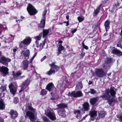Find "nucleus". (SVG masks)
I'll list each match as a JSON object with an SVG mask.
<instances>
[{
    "label": "nucleus",
    "mask_w": 122,
    "mask_h": 122,
    "mask_svg": "<svg viewBox=\"0 0 122 122\" xmlns=\"http://www.w3.org/2000/svg\"><path fill=\"white\" fill-rule=\"evenodd\" d=\"M31 41V39L29 37H26L19 44V47L21 48L25 47L26 46L29 45Z\"/></svg>",
    "instance_id": "1"
},
{
    "label": "nucleus",
    "mask_w": 122,
    "mask_h": 122,
    "mask_svg": "<svg viewBox=\"0 0 122 122\" xmlns=\"http://www.w3.org/2000/svg\"><path fill=\"white\" fill-rule=\"evenodd\" d=\"M39 43L37 41H35L34 44L33 46L35 50H36L38 51H40L43 49L44 45L46 44V42L44 41L40 43V45L39 44Z\"/></svg>",
    "instance_id": "2"
},
{
    "label": "nucleus",
    "mask_w": 122,
    "mask_h": 122,
    "mask_svg": "<svg viewBox=\"0 0 122 122\" xmlns=\"http://www.w3.org/2000/svg\"><path fill=\"white\" fill-rule=\"evenodd\" d=\"M28 12L30 15H35L37 13V11L34 7L32 5L29 4L27 8Z\"/></svg>",
    "instance_id": "3"
},
{
    "label": "nucleus",
    "mask_w": 122,
    "mask_h": 122,
    "mask_svg": "<svg viewBox=\"0 0 122 122\" xmlns=\"http://www.w3.org/2000/svg\"><path fill=\"white\" fill-rule=\"evenodd\" d=\"M47 12V10H45L43 13L42 18L38 26L39 28H43L44 27L46 21L45 15Z\"/></svg>",
    "instance_id": "4"
},
{
    "label": "nucleus",
    "mask_w": 122,
    "mask_h": 122,
    "mask_svg": "<svg viewBox=\"0 0 122 122\" xmlns=\"http://www.w3.org/2000/svg\"><path fill=\"white\" fill-rule=\"evenodd\" d=\"M51 68L50 70L47 72V74L50 75L55 72L58 71L59 69L58 67L55 65L54 63H52L51 65Z\"/></svg>",
    "instance_id": "5"
},
{
    "label": "nucleus",
    "mask_w": 122,
    "mask_h": 122,
    "mask_svg": "<svg viewBox=\"0 0 122 122\" xmlns=\"http://www.w3.org/2000/svg\"><path fill=\"white\" fill-rule=\"evenodd\" d=\"M11 61L10 59L6 58L3 56H0V63L5 66H7L8 63L10 62Z\"/></svg>",
    "instance_id": "6"
},
{
    "label": "nucleus",
    "mask_w": 122,
    "mask_h": 122,
    "mask_svg": "<svg viewBox=\"0 0 122 122\" xmlns=\"http://www.w3.org/2000/svg\"><path fill=\"white\" fill-rule=\"evenodd\" d=\"M69 96L74 98L80 97L83 96V94L81 91H79L77 92L73 91L71 93L69 92L68 94Z\"/></svg>",
    "instance_id": "7"
},
{
    "label": "nucleus",
    "mask_w": 122,
    "mask_h": 122,
    "mask_svg": "<svg viewBox=\"0 0 122 122\" xmlns=\"http://www.w3.org/2000/svg\"><path fill=\"white\" fill-rule=\"evenodd\" d=\"M45 114L51 120L53 121L56 120V117L54 113H52L50 111L46 110H45Z\"/></svg>",
    "instance_id": "8"
},
{
    "label": "nucleus",
    "mask_w": 122,
    "mask_h": 122,
    "mask_svg": "<svg viewBox=\"0 0 122 122\" xmlns=\"http://www.w3.org/2000/svg\"><path fill=\"white\" fill-rule=\"evenodd\" d=\"M96 75L99 77H102L106 75L105 73L102 69H97L95 71Z\"/></svg>",
    "instance_id": "9"
},
{
    "label": "nucleus",
    "mask_w": 122,
    "mask_h": 122,
    "mask_svg": "<svg viewBox=\"0 0 122 122\" xmlns=\"http://www.w3.org/2000/svg\"><path fill=\"white\" fill-rule=\"evenodd\" d=\"M9 69L7 67L4 66H0V72L2 73L3 75L5 76L8 73Z\"/></svg>",
    "instance_id": "10"
},
{
    "label": "nucleus",
    "mask_w": 122,
    "mask_h": 122,
    "mask_svg": "<svg viewBox=\"0 0 122 122\" xmlns=\"http://www.w3.org/2000/svg\"><path fill=\"white\" fill-rule=\"evenodd\" d=\"M9 88L11 93L14 95L16 92L17 86H14L12 83H11L9 85Z\"/></svg>",
    "instance_id": "11"
},
{
    "label": "nucleus",
    "mask_w": 122,
    "mask_h": 122,
    "mask_svg": "<svg viewBox=\"0 0 122 122\" xmlns=\"http://www.w3.org/2000/svg\"><path fill=\"white\" fill-rule=\"evenodd\" d=\"M26 115L29 116V119L30 121L32 122H34L35 121V117L34 114L30 111H28L26 112Z\"/></svg>",
    "instance_id": "12"
},
{
    "label": "nucleus",
    "mask_w": 122,
    "mask_h": 122,
    "mask_svg": "<svg viewBox=\"0 0 122 122\" xmlns=\"http://www.w3.org/2000/svg\"><path fill=\"white\" fill-rule=\"evenodd\" d=\"M28 61L26 60H24L22 62L21 67L23 70H25L28 67Z\"/></svg>",
    "instance_id": "13"
},
{
    "label": "nucleus",
    "mask_w": 122,
    "mask_h": 122,
    "mask_svg": "<svg viewBox=\"0 0 122 122\" xmlns=\"http://www.w3.org/2000/svg\"><path fill=\"white\" fill-rule=\"evenodd\" d=\"M30 55V51L29 50H27L25 51H22L21 53V56H24L25 57H27L29 58V56Z\"/></svg>",
    "instance_id": "14"
},
{
    "label": "nucleus",
    "mask_w": 122,
    "mask_h": 122,
    "mask_svg": "<svg viewBox=\"0 0 122 122\" xmlns=\"http://www.w3.org/2000/svg\"><path fill=\"white\" fill-rule=\"evenodd\" d=\"M111 48L112 49L111 53L113 54H118L119 55H122V52L117 49H115L114 47H111Z\"/></svg>",
    "instance_id": "15"
},
{
    "label": "nucleus",
    "mask_w": 122,
    "mask_h": 122,
    "mask_svg": "<svg viewBox=\"0 0 122 122\" xmlns=\"http://www.w3.org/2000/svg\"><path fill=\"white\" fill-rule=\"evenodd\" d=\"M55 88L52 82L49 83L47 86L46 89L50 92Z\"/></svg>",
    "instance_id": "16"
},
{
    "label": "nucleus",
    "mask_w": 122,
    "mask_h": 122,
    "mask_svg": "<svg viewBox=\"0 0 122 122\" xmlns=\"http://www.w3.org/2000/svg\"><path fill=\"white\" fill-rule=\"evenodd\" d=\"M99 97H95L90 99V102L92 105L95 104L99 100Z\"/></svg>",
    "instance_id": "17"
},
{
    "label": "nucleus",
    "mask_w": 122,
    "mask_h": 122,
    "mask_svg": "<svg viewBox=\"0 0 122 122\" xmlns=\"http://www.w3.org/2000/svg\"><path fill=\"white\" fill-rule=\"evenodd\" d=\"M101 97L104 99L109 100L110 99L111 96L109 95V92L108 91L105 94L101 96Z\"/></svg>",
    "instance_id": "18"
},
{
    "label": "nucleus",
    "mask_w": 122,
    "mask_h": 122,
    "mask_svg": "<svg viewBox=\"0 0 122 122\" xmlns=\"http://www.w3.org/2000/svg\"><path fill=\"white\" fill-rule=\"evenodd\" d=\"M62 42V41H58V44L59 47L58 48V55H59L61 53V51L63 50L64 49V48L62 46L61 44Z\"/></svg>",
    "instance_id": "19"
},
{
    "label": "nucleus",
    "mask_w": 122,
    "mask_h": 122,
    "mask_svg": "<svg viewBox=\"0 0 122 122\" xmlns=\"http://www.w3.org/2000/svg\"><path fill=\"white\" fill-rule=\"evenodd\" d=\"M10 113L12 118L13 119L15 118L17 115V112L16 111H14L13 110L10 111Z\"/></svg>",
    "instance_id": "20"
},
{
    "label": "nucleus",
    "mask_w": 122,
    "mask_h": 122,
    "mask_svg": "<svg viewBox=\"0 0 122 122\" xmlns=\"http://www.w3.org/2000/svg\"><path fill=\"white\" fill-rule=\"evenodd\" d=\"M111 95L113 97L115 96V95L116 94L115 91V88L114 87L111 86L110 88V91Z\"/></svg>",
    "instance_id": "21"
},
{
    "label": "nucleus",
    "mask_w": 122,
    "mask_h": 122,
    "mask_svg": "<svg viewBox=\"0 0 122 122\" xmlns=\"http://www.w3.org/2000/svg\"><path fill=\"white\" fill-rule=\"evenodd\" d=\"M109 21L108 20H106L105 23L104 25L105 27V28L106 31H107L109 29Z\"/></svg>",
    "instance_id": "22"
},
{
    "label": "nucleus",
    "mask_w": 122,
    "mask_h": 122,
    "mask_svg": "<svg viewBox=\"0 0 122 122\" xmlns=\"http://www.w3.org/2000/svg\"><path fill=\"white\" fill-rule=\"evenodd\" d=\"M98 113L99 117L101 118L104 117L105 115L106 114V112L104 111L101 112H99Z\"/></svg>",
    "instance_id": "23"
},
{
    "label": "nucleus",
    "mask_w": 122,
    "mask_h": 122,
    "mask_svg": "<svg viewBox=\"0 0 122 122\" xmlns=\"http://www.w3.org/2000/svg\"><path fill=\"white\" fill-rule=\"evenodd\" d=\"M83 108L85 110H88L89 109V105L88 103L87 102H85L83 105Z\"/></svg>",
    "instance_id": "24"
},
{
    "label": "nucleus",
    "mask_w": 122,
    "mask_h": 122,
    "mask_svg": "<svg viewBox=\"0 0 122 122\" xmlns=\"http://www.w3.org/2000/svg\"><path fill=\"white\" fill-rule=\"evenodd\" d=\"M51 29H45L43 30V37H44L46 36L48 34Z\"/></svg>",
    "instance_id": "25"
},
{
    "label": "nucleus",
    "mask_w": 122,
    "mask_h": 122,
    "mask_svg": "<svg viewBox=\"0 0 122 122\" xmlns=\"http://www.w3.org/2000/svg\"><path fill=\"white\" fill-rule=\"evenodd\" d=\"M5 105L2 100L1 99L0 100V109H3L5 108Z\"/></svg>",
    "instance_id": "26"
},
{
    "label": "nucleus",
    "mask_w": 122,
    "mask_h": 122,
    "mask_svg": "<svg viewBox=\"0 0 122 122\" xmlns=\"http://www.w3.org/2000/svg\"><path fill=\"white\" fill-rule=\"evenodd\" d=\"M29 85V83L27 81H26L23 83L22 88L24 90Z\"/></svg>",
    "instance_id": "27"
},
{
    "label": "nucleus",
    "mask_w": 122,
    "mask_h": 122,
    "mask_svg": "<svg viewBox=\"0 0 122 122\" xmlns=\"http://www.w3.org/2000/svg\"><path fill=\"white\" fill-rule=\"evenodd\" d=\"M82 87L83 86L82 83L81 82H80L78 83L76 87V89H81Z\"/></svg>",
    "instance_id": "28"
},
{
    "label": "nucleus",
    "mask_w": 122,
    "mask_h": 122,
    "mask_svg": "<svg viewBox=\"0 0 122 122\" xmlns=\"http://www.w3.org/2000/svg\"><path fill=\"white\" fill-rule=\"evenodd\" d=\"M62 111L61 112L60 111V110H58L57 111L58 113L61 116L63 117L65 116V110L64 109H62Z\"/></svg>",
    "instance_id": "29"
},
{
    "label": "nucleus",
    "mask_w": 122,
    "mask_h": 122,
    "mask_svg": "<svg viewBox=\"0 0 122 122\" xmlns=\"http://www.w3.org/2000/svg\"><path fill=\"white\" fill-rule=\"evenodd\" d=\"M57 106L59 107V110H60V109L61 108H65L67 107V105L64 104H60L58 105H57Z\"/></svg>",
    "instance_id": "30"
},
{
    "label": "nucleus",
    "mask_w": 122,
    "mask_h": 122,
    "mask_svg": "<svg viewBox=\"0 0 122 122\" xmlns=\"http://www.w3.org/2000/svg\"><path fill=\"white\" fill-rule=\"evenodd\" d=\"M41 34H40L38 36L34 37V38L36 40L35 41H37V42H39L38 41H39L41 40Z\"/></svg>",
    "instance_id": "31"
},
{
    "label": "nucleus",
    "mask_w": 122,
    "mask_h": 122,
    "mask_svg": "<svg viewBox=\"0 0 122 122\" xmlns=\"http://www.w3.org/2000/svg\"><path fill=\"white\" fill-rule=\"evenodd\" d=\"M100 11V7H98L95 10L94 13V16H96L97 14Z\"/></svg>",
    "instance_id": "32"
},
{
    "label": "nucleus",
    "mask_w": 122,
    "mask_h": 122,
    "mask_svg": "<svg viewBox=\"0 0 122 122\" xmlns=\"http://www.w3.org/2000/svg\"><path fill=\"white\" fill-rule=\"evenodd\" d=\"M97 112L96 111H92L90 113L91 116L92 117H95L96 115Z\"/></svg>",
    "instance_id": "33"
},
{
    "label": "nucleus",
    "mask_w": 122,
    "mask_h": 122,
    "mask_svg": "<svg viewBox=\"0 0 122 122\" xmlns=\"http://www.w3.org/2000/svg\"><path fill=\"white\" fill-rule=\"evenodd\" d=\"M91 93L92 94H94L96 93V91L93 89H90V91L88 92H85L86 93Z\"/></svg>",
    "instance_id": "34"
},
{
    "label": "nucleus",
    "mask_w": 122,
    "mask_h": 122,
    "mask_svg": "<svg viewBox=\"0 0 122 122\" xmlns=\"http://www.w3.org/2000/svg\"><path fill=\"white\" fill-rule=\"evenodd\" d=\"M84 19V17L83 16H79L77 17V19L79 22H81L83 21Z\"/></svg>",
    "instance_id": "35"
},
{
    "label": "nucleus",
    "mask_w": 122,
    "mask_h": 122,
    "mask_svg": "<svg viewBox=\"0 0 122 122\" xmlns=\"http://www.w3.org/2000/svg\"><path fill=\"white\" fill-rule=\"evenodd\" d=\"M47 93V92L45 90L43 89L41 91V94L42 95H46Z\"/></svg>",
    "instance_id": "36"
},
{
    "label": "nucleus",
    "mask_w": 122,
    "mask_h": 122,
    "mask_svg": "<svg viewBox=\"0 0 122 122\" xmlns=\"http://www.w3.org/2000/svg\"><path fill=\"white\" fill-rule=\"evenodd\" d=\"M21 73L20 71H18L16 73L15 75H14V76L15 77H17V76H19L21 75Z\"/></svg>",
    "instance_id": "37"
},
{
    "label": "nucleus",
    "mask_w": 122,
    "mask_h": 122,
    "mask_svg": "<svg viewBox=\"0 0 122 122\" xmlns=\"http://www.w3.org/2000/svg\"><path fill=\"white\" fill-rule=\"evenodd\" d=\"M29 109L34 112H36V110L33 108L32 107H28Z\"/></svg>",
    "instance_id": "38"
},
{
    "label": "nucleus",
    "mask_w": 122,
    "mask_h": 122,
    "mask_svg": "<svg viewBox=\"0 0 122 122\" xmlns=\"http://www.w3.org/2000/svg\"><path fill=\"white\" fill-rule=\"evenodd\" d=\"M84 41L82 43V46L83 48H84L86 50H87L88 49V48L87 46L85 45H84Z\"/></svg>",
    "instance_id": "39"
},
{
    "label": "nucleus",
    "mask_w": 122,
    "mask_h": 122,
    "mask_svg": "<svg viewBox=\"0 0 122 122\" xmlns=\"http://www.w3.org/2000/svg\"><path fill=\"white\" fill-rule=\"evenodd\" d=\"M74 113L76 115L80 114V111L79 110H76L74 112Z\"/></svg>",
    "instance_id": "40"
},
{
    "label": "nucleus",
    "mask_w": 122,
    "mask_h": 122,
    "mask_svg": "<svg viewBox=\"0 0 122 122\" xmlns=\"http://www.w3.org/2000/svg\"><path fill=\"white\" fill-rule=\"evenodd\" d=\"M18 102V99L17 98L15 97L14 98V102L15 104L17 103Z\"/></svg>",
    "instance_id": "41"
},
{
    "label": "nucleus",
    "mask_w": 122,
    "mask_h": 122,
    "mask_svg": "<svg viewBox=\"0 0 122 122\" xmlns=\"http://www.w3.org/2000/svg\"><path fill=\"white\" fill-rule=\"evenodd\" d=\"M43 119L45 122H49V120L46 117H43Z\"/></svg>",
    "instance_id": "42"
},
{
    "label": "nucleus",
    "mask_w": 122,
    "mask_h": 122,
    "mask_svg": "<svg viewBox=\"0 0 122 122\" xmlns=\"http://www.w3.org/2000/svg\"><path fill=\"white\" fill-rule=\"evenodd\" d=\"M81 114L76 115V117L78 119H80L81 118Z\"/></svg>",
    "instance_id": "43"
},
{
    "label": "nucleus",
    "mask_w": 122,
    "mask_h": 122,
    "mask_svg": "<svg viewBox=\"0 0 122 122\" xmlns=\"http://www.w3.org/2000/svg\"><path fill=\"white\" fill-rule=\"evenodd\" d=\"M44 81V80H41L40 81L39 85H40V86L41 87L42 86V84H43Z\"/></svg>",
    "instance_id": "44"
},
{
    "label": "nucleus",
    "mask_w": 122,
    "mask_h": 122,
    "mask_svg": "<svg viewBox=\"0 0 122 122\" xmlns=\"http://www.w3.org/2000/svg\"><path fill=\"white\" fill-rule=\"evenodd\" d=\"M46 56H44L42 59H41V62L45 60L46 58Z\"/></svg>",
    "instance_id": "45"
},
{
    "label": "nucleus",
    "mask_w": 122,
    "mask_h": 122,
    "mask_svg": "<svg viewBox=\"0 0 122 122\" xmlns=\"http://www.w3.org/2000/svg\"><path fill=\"white\" fill-rule=\"evenodd\" d=\"M51 94L52 95L55 96L56 94V92H54V93L53 92H51Z\"/></svg>",
    "instance_id": "46"
},
{
    "label": "nucleus",
    "mask_w": 122,
    "mask_h": 122,
    "mask_svg": "<svg viewBox=\"0 0 122 122\" xmlns=\"http://www.w3.org/2000/svg\"><path fill=\"white\" fill-rule=\"evenodd\" d=\"M0 89L3 91H4L6 90V88L5 87H1L0 88Z\"/></svg>",
    "instance_id": "47"
},
{
    "label": "nucleus",
    "mask_w": 122,
    "mask_h": 122,
    "mask_svg": "<svg viewBox=\"0 0 122 122\" xmlns=\"http://www.w3.org/2000/svg\"><path fill=\"white\" fill-rule=\"evenodd\" d=\"M120 5L119 3H117V4H115L114 5V7L115 8H116L117 6H119Z\"/></svg>",
    "instance_id": "48"
},
{
    "label": "nucleus",
    "mask_w": 122,
    "mask_h": 122,
    "mask_svg": "<svg viewBox=\"0 0 122 122\" xmlns=\"http://www.w3.org/2000/svg\"><path fill=\"white\" fill-rule=\"evenodd\" d=\"M17 50V48H15L13 49V50L14 53Z\"/></svg>",
    "instance_id": "49"
},
{
    "label": "nucleus",
    "mask_w": 122,
    "mask_h": 122,
    "mask_svg": "<svg viewBox=\"0 0 122 122\" xmlns=\"http://www.w3.org/2000/svg\"><path fill=\"white\" fill-rule=\"evenodd\" d=\"M77 30V29H75L72 31L71 32L72 33H75Z\"/></svg>",
    "instance_id": "50"
},
{
    "label": "nucleus",
    "mask_w": 122,
    "mask_h": 122,
    "mask_svg": "<svg viewBox=\"0 0 122 122\" xmlns=\"http://www.w3.org/2000/svg\"><path fill=\"white\" fill-rule=\"evenodd\" d=\"M107 61H108V62L109 63L111 61V59L110 58H107Z\"/></svg>",
    "instance_id": "51"
},
{
    "label": "nucleus",
    "mask_w": 122,
    "mask_h": 122,
    "mask_svg": "<svg viewBox=\"0 0 122 122\" xmlns=\"http://www.w3.org/2000/svg\"><path fill=\"white\" fill-rule=\"evenodd\" d=\"M87 116H88V115H86L85 116L83 117L82 119V120H81L82 121L83 120L85 119V118L87 117Z\"/></svg>",
    "instance_id": "52"
},
{
    "label": "nucleus",
    "mask_w": 122,
    "mask_h": 122,
    "mask_svg": "<svg viewBox=\"0 0 122 122\" xmlns=\"http://www.w3.org/2000/svg\"><path fill=\"white\" fill-rule=\"evenodd\" d=\"M85 55V53L84 52H82L81 54V56L83 57Z\"/></svg>",
    "instance_id": "53"
},
{
    "label": "nucleus",
    "mask_w": 122,
    "mask_h": 122,
    "mask_svg": "<svg viewBox=\"0 0 122 122\" xmlns=\"http://www.w3.org/2000/svg\"><path fill=\"white\" fill-rule=\"evenodd\" d=\"M34 58L33 57H32V58L30 60V63L32 62V61L33 60Z\"/></svg>",
    "instance_id": "54"
},
{
    "label": "nucleus",
    "mask_w": 122,
    "mask_h": 122,
    "mask_svg": "<svg viewBox=\"0 0 122 122\" xmlns=\"http://www.w3.org/2000/svg\"><path fill=\"white\" fill-rule=\"evenodd\" d=\"M109 0H105L104 1L103 3L104 4L106 3Z\"/></svg>",
    "instance_id": "55"
},
{
    "label": "nucleus",
    "mask_w": 122,
    "mask_h": 122,
    "mask_svg": "<svg viewBox=\"0 0 122 122\" xmlns=\"http://www.w3.org/2000/svg\"><path fill=\"white\" fill-rule=\"evenodd\" d=\"M4 121L3 119L0 118V122H3Z\"/></svg>",
    "instance_id": "56"
},
{
    "label": "nucleus",
    "mask_w": 122,
    "mask_h": 122,
    "mask_svg": "<svg viewBox=\"0 0 122 122\" xmlns=\"http://www.w3.org/2000/svg\"><path fill=\"white\" fill-rule=\"evenodd\" d=\"M23 90H24L22 89V88H21V89L19 91V92L20 93Z\"/></svg>",
    "instance_id": "57"
},
{
    "label": "nucleus",
    "mask_w": 122,
    "mask_h": 122,
    "mask_svg": "<svg viewBox=\"0 0 122 122\" xmlns=\"http://www.w3.org/2000/svg\"><path fill=\"white\" fill-rule=\"evenodd\" d=\"M66 19L67 20H68L69 19V16H68H68H66Z\"/></svg>",
    "instance_id": "58"
},
{
    "label": "nucleus",
    "mask_w": 122,
    "mask_h": 122,
    "mask_svg": "<svg viewBox=\"0 0 122 122\" xmlns=\"http://www.w3.org/2000/svg\"><path fill=\"white\" fill-rule=\"evenodd\" d=\"M66 26H67L68 25H69V22H67V23H66Z\"/></svg>",
    "instance_id": "59"
},
{
    "label": "nucleus",
    "mask_w": 122,
    "mask_h": 122,
    "mask_svg": "<svg viewBox=\"0 0 122 122\" xmlns=\"http://www.w3.org/2000/svg\"><path fill=\"white\" fill-rule=\"evenodd\" d=\"M56 98H51V99L52 100H55V99H56Z\"/></svg>",
    "instance_id": "60"
},
{
    "label": "nucleus",
    "mask_w": 122,
    "mask_h": 122,
    "mask_svg": "<svg viewBox=\"0 0 122 122\" xmlns=\"http://www.w3.org/2000/svg\"><path fill=\"white\" fill-rule=\"evenodd\" d=\"M37 54V52L35 53L34 54L33 56H35V57L36 56V55Z\"/></svg>",
    "instance_id": "61"
},
{
    "label": "nucleus",
    "mask_w": 122,
    "mask_h": 122,
    "mask_svg": "<svg viewBox=\"0 0 122 122\" xmlns=\"http://www.w3.org/2000/svg\"><path fill=\"white\" fill-rule=\"evenodd\" d=\"M92 83V82H91V81H89V84H91Z\"/></svg>",
    "instance_id": "62"
},
{
    "label": "nucleus",
    "mask_w": 122,
    "mask_h": 122,
    "mask_svg": "<svg viewBox=\"0 0 122 122\" xmlns=\"http://www.w3.org/2000/svg\"><path fill=\"white\" fill-rule=\"evenodd\" d=\"M120 35L121 36H122V29L121 31V34H120Z\"/></svg>",
    "instance_id": "63"
},
{
    "label": "nucleus",
    "mask_w": 122,
    "mask_h": 122,
    "mask_svg": "<svg viewBox=\"0 0 122 122\" xmlns=\"http://www.w3.org/2000/svg\"><path fill=\"white\" fill-rule=\"evenodd\" d=\"M10 35L11 36V37H12L13 38H14V36H13L11 35V34Z\"/></svg>",
    "instance_id": "64"
}]
</instances>
